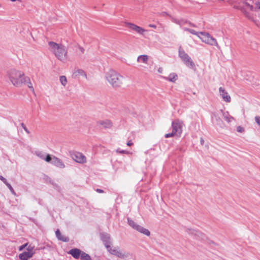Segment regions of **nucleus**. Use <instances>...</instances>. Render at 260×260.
<instances>
[{"mask_svg":"<svg viewBox=\"0 0 260 260\" xmlns=\"http://www.w3.org/2000/svg\"><path fill=\"white\" fill-rule=\"evenodd\" d=\"M59 81L61 83V84L63 86H66L67 84V79L66 76H61L59 77Z\"/></svg>","mask_w":260,"mask_h":260,"instance_id":"a878e982","label":"nucleus"},{"mask_svg":"<svg viewBox=\"0 0 260 260\" xmlns=\"http://www.w3.org/2000/svg\"><path fill=\"white\" fill-rule=\"evenodd\" d=\"M27 243H26L24 245H21V246L19 247V250L20 251H22L25 247H26L27 246Z\"/></svg>","mask_w":260,"mask_h":260,"instance_id":"4c0bfd02","label":"nucleus"},{"mask_svg":"<svg viewBox=\"0 0 260 260\" xmlns=\"http://www.w3.org/2000/svg\"><path fill=\"white\" fill-rule=\"evenodd\" d=\"M167 80L172 82H175L178 80V76L177 74L172 73L169 74L168 77H163Z\"/></svg>","mask_w":260,"mask_h":260,"instance_id":"a211bd4d","label":"nucleus"},{"mask_svg":"<svg viewBox=\"0 0 260 260\" xmlns=\"http://www.w3.org/2000/svg\"><path fill=\"white\" fill-rule=\"evenodd\" d=\"M107 250L111 254L117 256L118 257L124 258L128 256V253H122L121 252L119 248L118 247H112L110 245L107 246L106 247Z\"/></svg>","mask_w":260,"mask_h":260,"instance_id":"6e6552de","label":"nucleus"},{"mask_svg":"<svg viewBox=\"0 0 260 260\" xmlns=\"http://www.w3.org/2000/svg\"><path fill=\"white\" fill-rule=\"evenodd\" d=\"M237 131L238 132V133H242L243 132H244L245 131V129L244 127L241 126H238L237 127Z\"/></svg>","mask_w":260,"mask_h":260,"instance_id":"72a5a7b5","label":"nucleus"},{"mask_svg":"<svg viewBox=\"0 0 260 260\" xmlns=\"http://www.w3.org/2000/svg\"><path fill=\"white\" fill-rule=\"evenodd\" d=\"M117 152H119L120 153H125V154H128L129 152L127 151H125V150H121V151H119L118 150H117Z\"/></svg>","mask_w":260,"mask_h":260,"instance_id":"58836bf2","label":"nucleus"},{"mask_svg":"<svg viewBox=\"0 0 260 260\" xmlns=\"http://www.w3.org/2000/svg\"><path fill=\"white\" fill-rule=\"evenodd\" d=\"M127 25L131 29L135 31L138 34L141 35H143L144 32L146 31V30L142 27L133 23H129L127 24Z\"/></svg>","mask_w":260,"mask_h":260,"instance_id":"f8f14e48","label":"nucleus"},{"mask_svg":"<svg viewBox=\"0 0 260 260\" xmlns=\"http://www.w3.org/2000/svg\"><path fill=\"white\" fill-rule=\"evenodd\" d=\"M163 71H164V69H163V68H162V67H159V68L158 69V70H157L158 72L159 73H160V74L162 73Z\"/></svg>","mask_w":260,"mask_h":260,"instance_id":"ea45409f","label":"nucleus"},{"mask_svg":"<svg viewBox=\"0 0 260 260\" xmlns=\"http://www.w3.org/2000/svg\"><path fill=\"white\" fill-rule=\"evenodd\" d=\"M81 258L82 260H92L90 256L84 252H82Z\"/></svg>","mask_w":260,"mask_h":260,"instance_id":"cd10ccee","label":"nucleus"},{"mask_svg":"<svg viewBox=\"0 0 260 260\" xmlns=\"http://www.w3.org/2000/svg\"><path fill=\"white\" fill-rule=\"evenodd\" d=\"M44 160L48 162L51 163L53 160V157H51L49 154H46Z\"/></svg>","mask_w":260,"mask_h":260,"instance_id":"c85d7f7f","label":"nucleus"},{"mask_svg":"<svg viewBox=\"0 0 260 260\" xmlns=\"http://www.w3.org/2000/svg\"><path fill=\"white\" fill-rule=\"evenodd\" d=\"M256 8L260 9V2H257L255 4Z\"/></svg>","mask_w":260,"mask_h":260,"instance_id":"79ce46f5","label":"nucleus"},{"mask_svg":"<svg viewBox=\"0 0 260 260\" xmlns=\"http://www.w3.org/2000/svg\"><path fill=\"white\" fill-rule=\"evenodd\" d=\"M101 238L102 240L104 243L106 247L107 246H109L110 244V235L107 233H103L101 234Z\"/></svg>","mask_w":260,"mask_h":260,"instance_id":"2eb2a0df","label":"nucleus"},{"mask_svg":"<svg viewBox=\"0 0 260 260\" xmlns=\"http://www.w3.org/2000/svg\"><path fill=\"white\" fill-rule=\"evenodd\" d=\"M179 56L187 67L193 70L196 69L195 64L191 57L181 47L179 48Z\"/></svg>","mask_w":260,"mask_h":260,"instance_id":"39448f33","label":"nucleus"},{"mask_svg":"<svg viewBox=\"0 0 260 260\" xmlns=\"http://www.w3.org/2000/svg\"><path fill=\"white\" fill-rule=\"evenodd\" d=\"M82 251L77 248L72 249L70 250L69 253L71 254L74 258H78L80 256L81 257Z\"/></svg>","mask_w":260,"mask_h":260,"instance_id":"f3484780","label":"nucleus"},{"mask_svg":"<svg viewBox=\"0 0 260 260\" xmlns=\"http://www.w3.org/2000/svg\"><path fill=\"white\" fill-rule=\"evenodd\" d=\"M99 124L106 128H109L112 126V122L110 120H105L99 121Z\"/></svg>","mask_w":260,"mask_h":260,"instance_id":"dca6fc26","label":"nucleus"},{"mask_svg":"<svg viewBox=\"0 0 260 260\" xmlns=\"http://www.w3.org/2000/svg\"><path fill=\"white\" fill-rule=\"evenodd\" d=\"M188 230L189 234L193 235L199 238L201 237L202 239H203V238L205 237L204 234L199 231H197L192 229H188Z\"/></svg>","mask_w":260,"mask_h":260,"instance_id":"412c9836","label":"nucleus"},{"mask_svg":"<svg viewBox=\"0 0 260 260\" xmlns=\"http://www.w3.org/2000/svg\"><path fill=\"white\" fill-rule=\"evenodd\" d=\"M127 220L128 224L134 229L137 230L138 232L147 236H149L150 235V233L148 230L137 224L133 220L130 219L128 218H127Z\"/></svg>","mask_w":260,"mask_h":260,"instance_id":"0eeeda50","label":"nucleus"},{"mask_svg":"<svg viewBox=\"0 0 260 260\" xmlns=\"http://www.w3.org/2000/svg\"><path fill=\"white\" fill-rule=\"evenodd\" d=\"M55 234L58 240L64 242H67L69 241V238L64 236L61 235L58 230H56V231L55 232Z\"/></svg>","mask_w":260,"mask_h":260,"instance_id":"4be33fe9","label":"nucleus"},{"mask_svg":"<svg viewBox=\"0 0 260 260\" xmlns=\"http://www.w3.org/2000/svg\"><path fill=\"white\" fill-rule=\"evenodd\" d=\"M105 78L110 85L117 88L121 86L123 77L115 70L110 69L105 72Z\"/></svg>","mask_w":260,"mask_h":260,"instance_id":"7ed1b4c3","label":"nucleus"},{"mask_svg":"<svg viewBox=\"0 0 260 260\" xmlns=\"http://www.w3.org/2000/svg\"><path fill=\"white\" fill-rule=\"evenodd\" d=\"M6 185L9 188V189H10L11 193L12 194H13L14 195L16 196V192H15L14 189L13 188V187H12L11 184L10 183H6Z\"/></svg>","mask_w":260,"mask_h":260,"instance_id":"7c9ffc66","label":"nucleus"},{"mask_svg":"<svg viewBox=\"0 0 260 260\" xmlns=\"http://www.w3.org/2000/svg\"><path fill=\"white\" fill-rule=\"evenodd\" d=\"M96 191L99 193H103L104 191L101 189H96Z\"/></svg>","mask_w":260,"mask_h":260,"instance_id":"37998d69","label":"nucleus"},{"mask_svg":"<svg viewBox=\"0 0 260 260\" xmlns=\"http://www.w3.org/2000/svg\"><path fill=\"white\" fill-rule=\"evenodd\" d=\"M7 76L11 83L16 87H21L24 84V80H28L24 73L19 70L11 69L8 71Z\"/></svg>","mask_w":260,"mask_h":260,"instance_id":"f03ea898","label":"nucleus"},{"mask_svg":"<svg viewBox=\"0 0 260 260\" xmlns=\"http://www.w3.org/2000/svg\"><path fill=\"white\" fill-rule=\"evenodd\" d=\"M73 76L75 78L79 77H82L86 79L87 78V75L85 73V72L82 70V69H77L74 70Z\"/></svg>","mask_w":260,"mask_h":260,"instance_id":"4468645a","label":"nucleus"},{"mask_svg":"<svg viewBox=\"0 0 260 260\" xmlns=\"http://www.w3.org/2000/svg\"><path fill=\"white\" fill-rule=\"evenodd\" d=\"M75 50V56L79 58H83V56L85 53V49L80 46V45H76L74 47Z\"/></svg>","mask_w":260,"mask_h":260,"instance_id":"9d476101","label":"nucleus"},{"mask_svg":"<svg viewBox=\"0 0 260 260\" xmlns=\"http://www.w3.org/2000/svg\"><path fill=\"white\" fill-rule=\"evenodd\" d=\"M148 60V56L146 55H142L138 56L137 61L140 62L147 63Z\"/></svg>","mask_w":260,"mask_h":260,"instance_id":"5701e85b","label":"nucleus"},{"mask_svg":"<svg viewBox=\"0 0 260 260\" xmlns=\"http://www.w3.org/2000/svg\"><path fill=\"white\" fill-rule=\"evenodd\" d=\"M27 79L28 80L25 79L24 80V83L26 84L32 92H34L32 84L31 83L29 78L27 77Z\"/></svg>","mask_w":260,"mask_h":260,"instance_id":"b1692460","label":"nucleus"},{"mask_svg":"<svg viewBox=\"0 0 260 260\" xmlns=\"http://www.w3.org/2000/svg\"><path fill=\"white\" fill-rule=\"evenodd\" d=\"M245 5H246V6H247V7H248V8L250 10H251V11H255V10H256L255 8H254L253 7V6H252V5H250V4H249V3H245Z\"/></svg>","mask_w":260,"mask_h":260,"instance_id":"473e14b6","label":"nucleus"},{"mask_svg":"<svg viewBox=\"0 0 260 260\" xmlns=\"http://www.w3.org/2000/svg\"><path fill=\"white\" fill-rule=\"evenodd\" d=\"M34 247L29 245L27 248V252H28L29 253H31V255H33L35 253L34 251Z\"/></svg>","mask_w":260,"mask_h":260,"instance_id":"2f4dec72","label":"nucleus"},{"mask_svg":"<svg viewBox=\"0 0 260 260\" xmlns=\"http://www.w3.org/2000/svg\"><path fill=\"white\" fill-rule=\"evenodd\" d=\"M36 155L41 159L44 160L46 156V154L42 152H37Z\"/></svg>","mask_w":260,"mask_h":260,"instance_id":"c756f323","label":"nucleus"},{"mask_svg":"<svg viewBox=\"0 0 260 260\" xmlns=\"http://www.w3.org/2000/svg\"><path fill=\"white\" fill-rule=\"evenodd\" d=\"M32 255L31 253H29L27 251H25L22 253L19 254V257L21 260H28L29 258L31 257Z\"/></svg>","mask_w":260,"mask_h":260,"instance_id":"6ab92c4d","label":"nucleus"},{"mask_svg":"<svg viewBox=\"0 0 260 260\" xmlns=\"http://www.w3.org/2000/svg\"><path fill=\"white\" fill-rule=\"evenodd\" d=\"M127 144V145L128 146H132V145H133V142H132V141H131V140H130V141H129L127 143V144Z\"/></svg>","mask_w":260,"mask_h":260,"instance_id":"a19ab883","label":"nucleus"},{"mask_svg":"<svg viewBox=\"0 0 260 260\" xmlns=\"http://www.w3.org/2000/svg\"><path fill=\"white\" fill-rule=\"evenodd\" d=\"M183 123L181 120L176 119L172 122V133L165 135V138H168L174 136L180 137L182 132Z\"/></svg>","mask_w":260,"mask_h":260,"instance_id":"20e7f679","label":"nucleus"},{"mask_svg":"<svg viewBox=\"0 0 260 260\" xmlns=\"http://www.w3.org/2000/svg\"><path fill=\"white\" fill-rule=\"evenodd\" d=\"M255 122H256V123L260 126V117L256 116L255 117Z\"/></svg>","mask_w":260,"mask_h":260,"instance_id":"c9c22d12","label":"nucleus"},{"mask_svg":"<svg viewBox=\"0 0 260 260\" xmlns=\"http://www.w3.org/2000/svg\"><path fill=\"white\" fill-rule=\"evenodd\" d=\"M21 125L22 127L24 129V130L27 133V134H30V132L27 128V127H26L24 123H21Z\"/></svg>","mask_w":260,"mask_h":260,"instance_id":"f704fd0d","label":"nucleus"},{"mask_svg":"<svg viewBox=\"0 0 260 260\" xmlns=\"http://www.w3.org/2000/svg\"><path fill=\"white\" fill-rule=\"evenodd\" d=\"M48 45L50 50L59 60L63 63L67 62L68 60V49L64 45L54 42H49Z\"/></svg>","mask_w":260,"mask_h":260,"instance_id":"f257e3e1","label":"nucleus"},{"mask_svg":"<svg viewBox=\"0 0 260 260\" xmlns=\"http://www.w3.org/2000/svg\"><path fill=\"white\" fill-rule=\"evenodd\" d=\"M240 10L246 18H247L249 19H251L252 17L250 14L248 12H247L245 9L241 8Z\"/></svg>","mask_w":260,"mask_h":260,"instance_id":"bb28decb","label":"nucleus"},{"mask_svg":"<svg viewBox=\"0 0 260 260\" xmlns=\"http://www.w3.org/2000/svg\"><path fill=\"white\" fill-rule=\"evenodd\" d=\"M221 112H222V115L223 118L225 120H226L228 122H231L233 120H234V118L231 116L228 112H224L222 110H221Z\"/></svg>","mask_w":260,"mask_h":260,"instance_id":"aec40b11","label":"nucleus"},{"mask_svg":"<svg viewBox=\"0 0 260 260\" xmlns=\"http://www.w3.org/2000/svg\"><path fill=\"white\" fill-rule=\"evenodd\" d=\"M51 164L61 169H63L65 167V166L62 160L55 156H53V160L52 162H51Z\"/></svg>","mask_w":260,"mask_h":260,"instance_id":"ddd939ff","label":"nucleus"},{"mask_svg":"<svg viewBox=\"0 0 260 260\" xmlns=\"http://www.w3.org/2000/svg\"><path fill=\"white\" fill-rule=\"evenodd\" d=\"M219 92L220 95L221 96L222 99L224 101L227 103L231 102V98L230 95L228 94V93L225 90V89L223 87H219Z\"/></svg>","mask_w":260,"mask_h":260,"instance_id":"9b49d317","label":"nucleus"},{"mask_svg":"<svg viewBox=\"0 0 260 260\" xmlns=\"http://www.w3.org/2000/svg\"><path fill=\"white\" fill-rule=\"evenodd\" d=\"M0 180H2L6 185V183H8L7 180L3 176H0Z\"/></svg>","mask_w":260,"mask_h":260,"instance_id":"e433bc0d","label":"nucleus"},{"mask_svg":"<svg viewBox=\"0 0 260 260\" xmlns=\"http://www.w3.org/2000/svg\"><path fill=\"white\" fill-rule=\"evenodd\" d=\"M73 158L79 163L84 164L86 162V157L80 152H75L73 155Z\"/></svg>","mask_w":260,"mask_h":260,"instance_id":"1a4fd4ad","label":"nucleus"},{"mask_svg":"<svg viewBox=\"0 0 260 260\" xmlns=\"http://www.w3.org/2000/svg\"><path fill=\"white\" fill-rule=\"evenodd\" d=\"M200 33L199 38L202 41V42L212 46L218 45L216 40L210 36L209 33L205 32H200Z\"/></svg>","mask_w":260,"mask_h":260,"instance_id":"423d86ee","label":"nucleus"},{"mask_svg":"<svg viewBox=\"0 0 260 260\" xmlns=\"http://www.w3.org/2000/svg\"><path fill=\"white\" fill-rule=\"evenodd\" d=\"M149 26L150 27L154 28H156V26L155 25H154V24H149Z\"/></svg>","mask_w":260,"mask_h":260,"instance_id":"c03bdc74","label":"nucleus"},{"mask_svg":"<svg viewBox=\"0 0 260 260\" xmlns=\"http://www.w3.org/2000/svg\"><path fill=\"white\" fill-rule=\"evenodd\" d=\"M204 141L202 138L201 139V143L203 145Z\"/></svg>","mask_w":260,"mask_h":260,"instance_id":"a18cd8bd","label":"nucleus"},{"mask_svg":"<svg viewBox=\"0 0 260 260\" xmlns=\"http://www.w3.org/2000/svg\"><path fill=\"white\" fill-rule=\"evenodd\" d=\"M183 30L185 31H188L189 32H190V34H193V35H196L198 37L199 36V35H200V32H197L196 31H195L194 29H190V28H187V27H184L183 28Z\"/></svg>","mask_w":260,"mask_h":260,"instance_id":"393cba45","label":"nucleus"}]
</instances>
